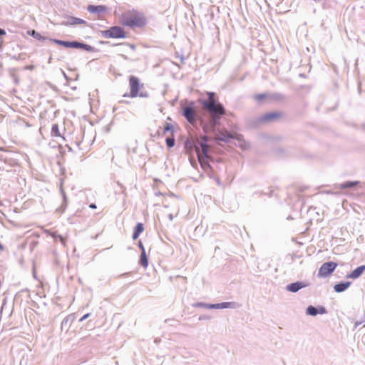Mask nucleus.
I'll use <instances>...</instances> for the list:
<instances>
[{
	"mask_svg": "<svg viewBox=\"0 0 365 365\" xmlns=\"http://www.w3.org/2000/svg\"><path fill=\"white\" fill-rule=\"evenodd\" d=\"M207 98H200L198 102L210 114V120L206 119L202 115L197 113L195 110V102L191 101L187 106L181 108V114L186 120L194 126L199 125L205 134L218 133L217 140L228 143L231 140L235 139L239 142L243 140L242 135L226 131L222 132L218 129L220 124V120L225 114L224 106L218 101L217 94L212 91H207Z\"/></svg>",
	"mask_w": 365,
	"mask_h": 365,
	"instance_id": "nucleus-1",
	"label": "nucleus"
},
{
	"mask_svg": "<svg viewBox=\"0 0 365 365\" xmlns=\"http://www.w3.org/2000/svg\"><path fill=\"white\" fill-rule=\"evenodd\" d=\"M120 23L123 26L130 28H142L147 24L148 21L142 13L133 9L131 14L121 15Z\"/></svg>",
	"mask_w": 365,
	"mask_h": 365,
	"instance_id": "nucleus-2",
	"label": "nucleus"
},
{
	"mask_svg": "<svg viewBox=\"0 0 365 365\" xmlns=\"http://www.w3.org/2000/svg\"><path fill=\"white\" fill-rule=\"evenodd\" d=\"M208 138L207 135H202L200 138H195L193 140H186L185 145L190 146L194 148L199 155L202 157L208 158Z\"/></svg>",
	"mask_w": 365,
	"mask_h": 365,
	"instance_id": "nucleus-3",
	"label": "nucleus"
},
{
	"mask_svg": "<svg viewBox=\"0 0 365 365\" xmlns=\"http://www.w3.org/2000/svg\"><path fill=\"white\" fill-rule=\"evenodd\" d=\"M102 37L105 38H125L128 34L125 29L120 26H113L106 30L100 31Z\"/></svg>",
	"mask_w": 365,
	"mask_h": 365,
	"instance_id": "nucleus-4",
	"label": "nucleus"
},
{
	"mask_svg": "<svg viewBox=\"0 0 365 365\" xmlns=\"http://www.w3.org/2000/svg\"><path fill=\"white\" fill-rule=\"evenodd\" d=\"M129 86L130 92L125 93L123 96L136 98L138 96V92L143 88V84L140 83L138 77L131 75L129 76Z\"/></svg>",
	"mask_w": 365,
	"mask_h": 365,
	"instance_id": "nucleus-5",
	"label": "nucleus"
},
{
	"mask_svg": "<svg viewBox=\"0 0 365 365\" xmlns=\"http://www.w3.org/2000/svg\"><path fill=\"white\" fill-rule=\"evenodd\" d=\"M337 265V263L333 261L324 262L318 270L317 277L319 278H327L331 276Z\"/></svg>",
	"mask_w": 365,
	"mask_h": 365,
	"instance_id": "nucleus-6",
	"label": "nucleus"
},
{
	"mask_svg": "<svg viewBox=\"0 0 365 365\" xmlns=\"http://www.w3.org/2000/svg\"><path fill=\"white\" fill-rule=\"evenodd\" d=\"M283 116V113L279 110H274L264 113L259 116L257 121L259 123H269L272 122H276Z\"/></svg>",
	"mask_w": 365,
	"mask_h": 365,
	"instance_id": "nucleus-7",
	"label": "nucleus"
},
{
	"mask_svg": "<svg viewBox=\"0 0 365 365\" xmlns=\"http://www.w3.org/2000/svg\"><path fill=\"white\" fill-rule=\"evenodd\" d=\"M305 313L308 316L316 317L317 314H324L327 313L325 307L322 305L313 306L309 305L307 307Z\"/></svg>",
	"mask_w": 365,
	"mask_h": 365,
	"instance_id": "nucleus-8",
	"label": "nucleus"
},
{
	"mask_svg": "<svg viewBox=\"0 0 365 365\" xmlns=\"http://www.w3.org/2000/svg\"><path fill=\"white\" fill-rule=\"evenodd\" d=\"M238 304L235 302H224L220 303H208L207 309H235Z\"/></svg>",
	"mask_w": 365,
	"mask_h": 365,
	"instance_id": "nucleus-9",
	"label": "nucleus"
},
{
	"mask_svg": "<svg viewBox=\"0 0 365 365\" xmlns=\"http://www.w3.org/2000/svg\"><path fill=\"white\" fill-rule=\"evenodd\" d=\"M307 286L308 284L304 281H297L288 284L286 286V290L289 292L296 293L301 289L307 287Z\"/></svg>",
	"mask_w": 365,
	"mask_h": 365,
	"instance_id": "nucleus-10",
	"label": "nucleus"
},
{
	"mask_svg": "<svg viewBox=\"0 0 365 365\" xmlns=\"http://www.w3.org/2000/svg\"><path fill=\"white\" fill-rule=\"evenodd\" d=\"M65 17L67 19V21L61 23L63 26H71L78 24H86L87 23L85 20L73 16L66 15Z\"/></svg>",
	"mask_w": 365,
	"mask_h": 365,
	"instance_id": "nucleus-11",
	"label": "nucleus"
},
{
	"mask_svg": "<svg viewBox=\"0 0 365 365\" xmlns=\"http://www.w3.org/2000/svg\"><path fill=\"white\" fill-rule=\"evenodd\" d=\"M73 48L81 49L87 52H99L98 48H96L95 47L87 44L83 41H79L76 40L73 41Z\"/></svg>",
	"mask_w": 365,
	"mask_h": 365,
	"instance_id": "nucleus-12",
	"label": "nucleus"
},
{
	"mask_svg": "<svg viewBox=\"0 0 365 365\" xmlns=\"http://www.w3.org/2000/svg\"><path fill=\"white\" fill-rule=\"evenodd\" d=\"M359 184H360V181H359V180H354V181L347 180L342 183L334 184V187L336 189H340V190H350V189L354 188Z\"/></svg>",
	"mask_w": 365,
	"mask_h": 365,
	"instance_id": "nucleus-13",
	"label": "nucleus"
},
{
	"mask_svg": "<svg viewBox=\"0 0 365 365\" xmlns=\"http://www.w3.org/2000/svg\"><path fill=\"white\" fill-rule=\"evenodd\" d=\"M365 271V264L360 265L346 275V279H356L360 277Z\"/></svg>",
	"mask_w": 365,
	"mask_h": 365,
	"instance_id": "nucleus-14",
	"label": "nucleus"
},
{
	"mask_svg": "<svg viewBox=\"0 0 365 365\" xmlns=\"http://www.w3.org/2000/svg\"><path fill=\"white\" fill-rule=\"evenodd\" d=\"M107 6L103 4L94 5L88 4L87 6V11L91 14H99L106 12Z\"/></svg>",
	"mask_w": 365,
	"mask_h": 365,
	"instance_id": "nucleus-15",
	"label": "nucleus"
},
{
	"mask_svg": "<svg viewBox=\"0 0 365 365\" xmlns=\"http://www.w3.org/2000/svg\"><path fill=\"white\" fill-rule=\"evenodd\" d=\"M351 284L352 282L351 281H340L334 284V290L336 293H341L346 290Z\"/></svg>",
	"mask_w": 365,
	"mask_h": 365,
	"instance_id": "nucleus-16",
	"label": "nucleus"
},
{
	"mask_svg": "<svg viewBox=\"0 0 365 365\" xmlns=\"http://www.w3.org/2000/svg\"><path fill=\"white\" fill-rule=\"evenodd\" d=\"M60 192L61 193L63 200H62L61 205L56 209V211L58 212L63 213L65 212V210L68 206V201L66 194L65 191L63 190V189L62 188V187H61V188H60Z\"/></svg>",
	"mask_w": 365,
	"mask_h": 365,
	"instance_id": "nucleus-17",
	"label": "nucleus"
},
{
	"mask_svg": "<svg viewBox=\"0 0 365 365\" xmlns=\"http://www.w3.org/2000/svg\"><path fill=\"white\" fill-rule=\"evenodd\" d=\"M144 231V225L142 222H138L133 227L132 239L136 240L140 234Z\"/></svg>",
	"mask_w": 365,
	"mask_h": 365,
	"instance_id": "nucleus-18",
	"label": "nucleus"
},
{
	"mask_svg": "<svg viewBox=\"0 0 365 365\" xmlns=\"http://www.w3.org/2000/svg\"><path fill=\"white\" fill-rule=\"evenodd\" d=\"M49 41L53 42L58 46H61L67 48H73V41H65L58 38H50Z\"/></svg>",
	"mask_w": 365,
	"mask_h": 365,
	"instance_id": "nucleus-19",
	"label": "nucleus"
},
{
	"mask_svg": "<svg viewBox=\"0 0 365 365\" xmlns=\"http://www.w3.org/2000/svg\"><path fill=\"white\" fill-rule=\"evenodd\" d=\"M27 34L33 38L38 40L39 41L44 42L46 41H49L50 38L42 36L39 32L36 31L34 29H29L27 31Z\"/></svg>",
	"mask_w": 365,
	"mask_h": 365,
	"instance_id": "nucleus-20",
	"label": "nucleus"
},
{
	"mask_svg": "<svg viewBox=\"0 0 365 365\" xmlns=\"http://www.w3.org/2000/svg\"><path fill=\"white\" fill-rule=\"evenodd\" d=\"M197 157L199 163L200 164V166L203 170H207L211 168V165L208 161V158L202 157L201 155H199V153H197Z\"/></svg>",
	"mask_w": 365,
	"mask_h": 365,
	"instance_id": "nucleus-21",
	"label": "nucleus"
},
{
	"mask_svg": "<svg viewBox=\"0 0 365 365\" xmlns=\"http://www.w3.org/2000/svg\"><path fill=\"white\" fill-rule=\"evenodd\" d=\"M255 101L258 103H262L265 100H269V93H261L254 96Z\"/></svg>",
	"mask_w": 365,
	"mask_h": 365,
	"instance_id": "nucleus-22",
	"label": "nucleus"
},
{
	"mask_svg": "<svg viewBox=\"0 0 365 365\" xmlns=\"http://www.w3.org/2000/svg\"><path fill=\"white\" fill-rule=\"evenodd\" d=\"M286 98V96L280 93H269V100L274 101H282Z\"/></svg>",
	"mask_w": 365,
	"mask_h": 365,
	"instance_id": "nucleus-23",
	"label": "nucleus"
},
{
	"mask_svg": "<svg viewBox=\"0 0 365 365\" xmlns=\"http://www.w3.org/2000/svg\"><path fill=\"white\" fill-rule=\"evenodd\" d=\"M139 264L143 267L144 268H147L148 266V258L146 255V252H141L140 259H139Z\"/></svg>",
	"mask_w": 365,
	"mask_h": 365,
	"instance_id": "nucleus-24",
	"label": "nucleus"
},
{
	"mask_svg": "<svg viewBox=\"0 0 365 365\" xmlns=\"http://www.w3.org/2000/svg\"><path fill=\"white\" fill-rule=\"evenodd\" d=\"M163 133H173L175 132L174 126L172 123L165 122L163 126Z\"/></svg>",
	"mask_w": 365,
	"mask_h": 365,
	"instance_id": "nucleus-25",
	"label": "nucleus"
},
{
	"mask_svg": "<svg viewBox=\"0 0 365 365\" xmlns=\"http://www.w3.org/2000/svg\"><path fill=\"white\" fill-rule=\"evenodd\" d=\"M51 134L53 137H61L59 126L58 124L55 123L52 125Z\"/></svg>",
	"mask_w": 365,
	"mask_h": 365,
	"instance_id": "nucleus-26",
	"label": "nucleus"
},
{
	"mask_svg": "<svg viewBox=\"0 0 365 365\" xmlns=\"http://www.w3.org/2000/svg\"><path fill=\"white\" fill-rule=\"evenodd\" d=\"M51 235L55 241H59L62 245L66 244V240L63 235L58 234L57 232H52Z\"/></svg>",
	"mask_w": 365,
	"mask_h": 365,
	"instance_id": "nucleus-27",
	"label": "nucleus"
},
{
	"mask_svg": "<svg viewBox=\"0 0 365 365\" xmlns=\"http://www.w3.org/2000/svg\"><path fill=\"white\" fill-rule=\"evenodd\" d=\"M165 143H166V146L168 148H173L175 146V137L173 136V137H168V138H166Z\"/></svg>",
	"mask_w": 365,
	"mask_h": 365,
	"instance_id": "nucleus-28",
	"label": "nucleus"
},
{
	"mask_svg": "<svg viewBox=\"0 0 365 365\" xmlns=\"http://www.w3.org/2000/svg\"><path fill=\"white\" fill-rule=\"evenodd\" d=\"M24 53H19L18 55H9V57L11 59H14L16 61H22L24 59Z\"/></svg>",
	"mask_w": 365,
	"mask_h": 365,
	"instance_id": "nucleus-29",
	"label": "nucleus"
},
{
	"mask_svg": "<svg viewBox=\"0 0 365 365\" xmlns=\"http://www.w3.org/2000/svg\"><path fill=\"white\" fill-rule=\"evenodd\" d=\"M192 306L194 307L206 308V309H207L208 303H205V302H196V303L193 304Z\"/></svg>",
	"mask_w": 365,
	"mask_h": 365,
	"instance_id": "nucleus-30",
	"label": "nucleus"
},
{
	"mask_svg": "<svg viewBox=\"0 0 365 365\" xmlns=\"http://www.w3.org/2000/svg\"><path fill=\"white\" fill-rule=\"evenodd\" d=\"M137 245H138V247H139V249L140 250L141 252H145V247L140 240L138 242Z\"/></svg>",
	"mask_w": 365,
	"mask_h": 365,
	"instance_id": "nucleus-31",
	"label": "nucleus"
},
{
	"mask_svg": "<svg viewBox=\"0 0 365 365\" xmlns=\"http://www.w3.org/2000/svg\"><path fill=\"white\" fill-rule=\"evenodd\" d=\"M118 45H126V46H128L132 50L135 49V46L134 44H131V43H117V44H113V46H118Z\"/></svg>",
	"mask_w": 365,
	"mask_h": 365,
	"instance_id": "nucleus-32",
	"label": "nucleus"
},
{
	"mask_svg": "<svg viewBox=\"0 0 365 365\" xmlns=\"http://www.w3.org/2000/svg\"><path fill=\"white\" fill-rule=\"evenodd\" d=\"M138 96L142 98H148L149 96L148 93L146 91L138 92Z\"/></svg>",
	"mask_w": 365,
	"mask_h": 365,
	"instance_id": "nucleus-33",
	"label": "nucleus"
},
{
	"mask_svg": "<svg viewBox=\"0 0 365 365\" xmlns=\"http://www.w3.org/2000/svg\"><path fill=\"white\" fill-rule=\"evenodd\" d=\"M270 190L269 192H262V195H268L269 197H272L273 195V192H274V190L272 189V187H269Z\"/></svg>",
	"mask_w": 365,
	"mask_h": 365,
	"instance_id": "nucleus-34",
	"label": "nucleus"
},
{
	"mask_svg": "<svg viewBox=\"0 0 365 365\" xmlns=\"http://www.w3.org/2000/svg\"><path fill=\"white\" fill-rule=\"evenodd\" d=\"M364 322H365V321H356L354 327L356 328L359 325H361ZM363 326L365 327V323L364 324Z\"/></svg>",
	"mask_w": 365,
	"mask_h": 365,
	"instance_id": "nucleus-35",
	"label": "nucleus"
},
{
	"mask_svg": "<svg viewBox=\"0 0 365 365\" xmlns=\"http://www.w3.org/2000/svg\"><path fill=\"white\" fill-rule=\"evenodd\" d=\"M90 314H91L90 313L85 314L79 319H86L87 318H88L90 317Z\"/></svg>",
	"mask_w": 365,
	"mask_h": 365,
	"instance_id": "nucleus-36",
	"label": "nucleus"
},
{
	"mask_svg": "<svg viewBox=\"0 0 365 365\" xmlns=\"http://www.w3.org/2000/svg\"><path fill=\"white\" fill-rule=\"evenodd\" d=\"M64 319L68 320V319H74V314H69L67 317H65Z\"/></svg>",
	"mask_w": 365,
	"mask_h": 365,
	"instance_id": "nucleus-37",
	"label": "nucleus"
},
{
	"mask_svg": "<svg viewBox=\"0 0 365 365\" xmlns=\"http://www.w3.org/2000/svg\"><path fill=\"white\" fill-rule=\"evenodd\" d=\"M6 34L5 29L0 28V36H4Z\"/></svg>",
	"mask_w": 365,
	"mask_h": 365,
	"instance_id": "nucleus-38",
	"label": "nucleus"
},
{
	"mask_svg": "<svg viewBox=\"0 0 365 365\" xmlns=\"http://www.w3.org/2000/svg\"><path fill=\"white\" fill-rule=\"evenodd\" d=\"M98 43L101 44V45H107V44H109L110 42L109 41H99Z\"/></svg>",
	"mask_w": 365,
	"mask_h": 365,
	"instance_id": "nucleus-39",
	"label": "nucleus"
},
{
	"mask_svg": "<svg viewBox=\"0 0 365 365\" xmlns=\"http://www.w3.org/2000/svg\"><path fill=\"white\" fill-rule=\"evenodd\" d=\"M89 207H90L91 209H96V208L97 207V206H96V205L95 203H91V204L89 205Z\"/></svg>",
	"mask_w": 365,
	"mask_h": 365,
	"instance_id": "nucleus-40",
	"label": "nucleus"
},
{
	"mask_svg": "<svg viewBox=\"0 0 365 365\" xmlns=\"http://www.w3.org/2000/svg\"><path fill=\"white\" fill-rule=\"evenodd\" d=\"M120 56L121 58H123L124 60H126V61L130 60L129 58L127 56L124 55V54H120Z\"/></svg>",
	"mask_w": 365,
	"mask_h": 365,
	"instance_id": "nucleus-41",
	"label": "nucleus"
},
{
	"mask_svg": "<svg viewBox=\"0 0 365 365\" xmlns=\"http://www.w3.org/2000/svg\"><path fill=\"white\" fill-rule=\"evenodd\" d=\"M198 319L199 320H201V319H208V317H207L206 316L203 315V316L199 317Z\"/></svg>",
	"mask_w": 365,
	"mask_h": 365,
	"instance_id": "nucleus-42",
	"label": "nucleus"
},
{
	"mask_svg": "<svg viewBox=\"0 0 365 365\" xmlns=\"http://www.w3.org/2000/svg\"><path fill=\"white\" fill-rule=\"evenodd\" d=\"M168 217V219H169L170 221H172V220H173V214H169Z\"/></svg>",
	"mask_w": 365,
	"mask_h": 365,
	"instance_id": "nucleus-43",
	"label": "nucleus"
},
{
	"mask_svg": "<svg viewBox=\"0 0 365 365\" xmlns=\"http://www.w3.org/2000/svg\"><path fill=\"white\" fill-rule=\"evenodd\" d=\"M179 58H180V61H181L182 63H183V61H184V60H185L184 56H183L182 55H180V56H179Z\"/></svg>",
	"mask_w": 365,
	"mask_h": 365,
	"instance_id": "nucleus-44",
	"label": "nucleus"
},
{
	"mask_svg": "<svg viewBox=\"0 0 365 365\" xmlns=\"http://www.w3.org/2000/svg\"><path fill=\"white\" fill-rule=\"evenodd\" d=\"M68 321H62V322H61V327H63V326L64 324H65V325H66V324H67V323H68Z\"/></svg>",
	"mask_w": 365,
	"mask_h": 365,
	"instance_id": "nucleus-45",
	"label": "nucleus"
},
{
	"mask_svg": "<svg viewBox=\"0 0 365 365\" xmlns=\"http://www.w3.org/2000/svg\"><path fill=\"white\" fill-rule=\"evenodd\" d=\"M14 82H15L16 84H18L19 82V79L17 77H15Z\"/></svg>",
	"mask_w": 365,
	"mask_h": 365,
	"instance_id": "nucleus-46",
	"label": "nucleus"
},
{
	"mask_svg": "<svg viewBox=\"0 0 365 365\" xmlns=\"http://www.w3.org/2000/svg\"><path fill=\"white\" fill-rule=\"evenodd\" d=\"M117 184H118V185L121 188H123V189H124V190L125 189V188L124 187V186H123V185L120 182H117Z\"/></svg>",
	"mask_w": 365,
	"mask_h": 365,
	"instance_id": "nucleus-47",
	"label": "nucleus"
},
{
	"mask_svg": "<svg viewBox=\"0 0 365 365\" xmlns=\"http://www.w3.org/2000/svg\"><path fill=\"white\" fill-rule=\"evenodd\" d=\"M128 274H129V273H128V272H125V273H123V274H120L119 277L127 276V275H128Z\"/></svg>",
	"mask_w": 365,
	"mask_h": 365,
	"instance_id": "nucleus-48",
	"label": "nucleus"
},
{
	"mask_svg": "<svg viewBox=\"0 0 365 365\" xmlns=\"http://www.w3.org/2000/svg\"><path fill=\"white\" fill-rule=\"evenodd\" d=\"M0 250H4V245L1 242H0Z\"/></svg>",
	"mask_w": 365,
	"mask_h": 365,
	"instance_id": "nucleus-49",
	"label": "nucleus"
},
{
	"mask_svg": "<svg viewBox=\"0 0 365 365\" xmlns=\"http://www.w3.org/2000/svg\"><path fill=\"white\" fill-rule=\"evenodd\" d=\"M283 151H284V150H283V149H282V148H279V149H277V152H278V153H282Z\"/></svg>",
	"mask_w": 365,
	"mask_h": 365,
	"instance_id": "nucleus-50",
	"label": "nucleus"
},
{
	"mask_svg": "<svg viewBox=\"0 0 365 365\" xmlns=\"http://www.w3.org/2000/svg\"><path fill=\"white\" fill-rule=\"evenodd\" d=\"M287 220H292V216H291V215H289V216L287 217Z\"/></svg>",
	"mask_w": 365,
	"mask_h": 365,
	"instance_id": "nucleus-51",
	"label": "nucleus"
},
{
	"mask_svg": "<svg viewBox=\"0 0 365 365\" xmlns=\"http://www.w3.org/2000/svg\"><path fill=\"white\" fill-rule=\"evenodd\" d=\"M68 148L69 151H72V148L70 146L68 145Z\"/></svg>",
	"mask_w": 365,
	"mask_h": 365,
	"instance_id": "nucleus-52",
	"label": "nucleus"
},
{
	"mask_svg": "<svg viewBox=\"0 0 365 365\" xmlns=\"http://www.w3.org/2000/svg\"><path fill=\"white\" fill-rule=\"evenodd\" d=\"M279 1L282 3V2H283V1H284V0H279Z\"/></svg>",
	"mask_w": 365,
	"mask_h": 365,
	"instance_id": "nucleus-53",
	"label": "nucleus"
}]
</instances>
